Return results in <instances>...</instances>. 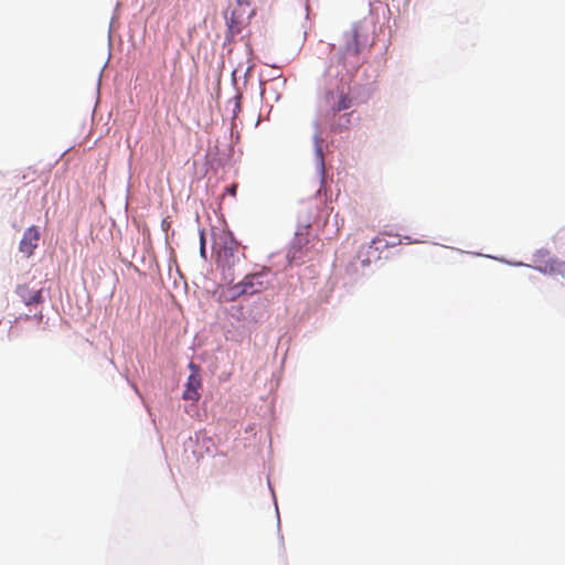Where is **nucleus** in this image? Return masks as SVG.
Segmentation results:
<instances>
[{"label":"nucleus","instance_id":"obj_4","mask_svg":"<svg viewBox=\"0 0 565 565\" xmlns=\"http://www.w3.org/2000/svg\"><path fill=\"white\" fill-rule=\"evenodd\" d=\"M40 241V231L38 226H30L23 233V236L19 244V250L25 256L30 257L33 255L34 249L38 247Z\"/></svg>","mask_w":565,"mask_h":565},{"label":"nucleus","instance_id":"obj_9","mask_svg":"<svg viewBox=\"0 0 565 565\" xmlns=\"http://www.w3.org/2000/svg\"><path fill=\"white\" fill-rule=\"evenodd\" d=\"M238 284L242 286V289H245V295H254L263 288V284L259 281V275H247Z\"/></svg>","mask_w":565,"mask_h":565},{"label":"nucleus","instance_id":"obj_13","mask_svg":"<svg viewBox=\"0 0 565 565\" xmlns=\"http://www.w3.org/2000/svg\"><path fill=\"white\" fill-rule=\"evenodd\" d=\"M225 192L228 193L232 196H235L236 192H237V184H235V183L231 184L230 186H227L225 189Z\"/></svg>","mask_w":565,"mask_h":565},{"label":"nucleus","instance_id":"obj_1","mask_svg":"<svg viewBox=\"0 0 565 565\" xmlns=\"http://www.w3.org/2000/svg\"><path fill=\"white\" fill-rule=\"evenodd\" d=\"M353 104V98L343 88L328 89L321 96V107L328 113L335 115L342 110L349 109Z\"/></svg>","mask_w":565,"mask_h":565},{"label":"nucleus","instance_id":"obj_6","mask_svg":"<svg viewBox=\"0 0 565 565\" xmlns=\"http://www.w3.org/2000/svg\"><path fill=\"white\" fill-rule=\"evenodd\" d=\"M362 42L360 41V33L356 26L352 28L345 33V56H356L360 54L362 49Z\"/></svg>","mask_w":565,"mask_h":565},{"label":"nucleus","instance_id":"obj_11","mask_svg":"<svg viewBox=\"0 0 565 565\" xmlns=\"http://www.w3.org/2000/svg\"><path fill=\"white\" fill-rule=\"evenodd\" d=\"M350 125H351V114H344V115L339 116L338 121L331 126V129L333 131H342V130L348 129L350 127Z\"/></svg>","mask_w":565,"mask_h":565},{"label":"nucleus","instance_id":"obj_14","mask_svg":"<svg viewBox=\"0 0 565 565\" xmlns=\"http://www.w3.org/2000/svg\"><path fill=\"white\" fill-rule=\"evenodd\" d=\"M201 255L205 257V239L203 234H201V247H200Z\"/></svg>","mask_w":565,"mask_h":565},{"label":"nucleus","instance_id":"obj_10","mask_svg":"<svg viewBox=\"0 0 565 565\" xmlns=\"http://www.w3.org/2000/svg\"><path fill=\"white\" fill-rule=\"evenodd\" d=\"M243 295H245V289H242V286H239V284H236L232 287L222 290L220 294V298L223 301H234Z\"/></svg>","mask_w":565,"mask_h":565},{"label":"nucleus","instance_id":"obj_16","mask_svg":"<svg viewBox=\"0 0 565 565\" xmlns=\"http://www.w3.org/2000/svg\"><path fill=\"white\" fill-rule=\"evenodd\" d=\"M33 318L36 320V322H41V321H42V318H43V315H42V312L40 311L39 313H35Z\"/></svg>","mask_w":565,"mask_h":565},{"label":"nucleus","instance_id":"obj_5","mask_svg":"<svg viewBox=\"0 0 565 565\" xmlns=\"http://www.w3.org/2000/svg\"><path fill=\"white\" fill-rule=\"evenodd\" d=\"M536 268L547 275L552 276H565V262L559 260L557 258H544L543 256L537 259Z\"/></svg>","mask_w":565,"mask_h":565},{"label":"nucleus","instance_id":"obj_12","mask_svg":"<svg viewBox=\"0 0 565 565\" xmlns=\"http://www.w3.org/2000/svg\"><path fill=\"white\" fill-rule=\"evenodd\" d=\"M238 9L242 11H246V8L249 7L250 0H236Z\"/></svg>","mask_w":565,"mask_h":565},{"label":"nucleus","instance_id":"obj_8","mask_svg":"<svg viewBox=\"0 0 565 565\" xmlns=\"http://www.w3.org/2000/svg\"><path fill=\"white\" fill-rule=\"evenodd\" d=\"M246 13V11H242L241 9L233 10L231 12V15L226 18V24L228 29V33L231 36H234L235 34H238L242 31V24H243V14Z\"/></svg>","mask_w":565,"mask_h":565},{"label":"nucleus","instance_id":"obj_3","mask_svg":"<svg viewBox=\"0 0 565 565\" xmlns=\"http://www.w3.org/2000/svg\"><path fill=\"white\" fill-rule=\"evenodd\" d=\"M189 367L191 370V374L189 375V377L186 380L185 388L183 391L182 397L185 401L198 402L201 397L199 390L202 386V381H201V376H200V367L196 364H194L193 362H191L189 364Z\"/></svg>","mask_w":565,"mask_h":565},{"label":"nucleus","instance_id":"obj_2","mask_svg":"<svg viewBox=\"0 0 565 565\" xmlns=\"http://www.w3.org/2000/svg\"><path fill=\"white\" fill-rule=\"evenodd\" d=\"M310 243L311 239L307 235H296L287 252L289 264L301 265L306 260L312 259L315 252L312 250L313 245Z\"/></svg>","mask_w":565,"mask_h":565},{"label":"nucleus","instance_id":"obj_15","mask_svg":"<svg viewBox=\"0 0 565 565\" xmlns=\"http://www.w3.org/2000/svg\"><path fill=\"white\" fill-rule=\"evenodd\" d=\"M227 254H230V256H233L230 249L224 248L223 254L222 253L218 254V262H223V256L225 257V256H227Z\"/></svg>","mask_w":565,"mask_h":565},{"label":"nucleus","instance_id":"obj_7","mask_svg":"<svg viewBox=\"0 0 565 565\" xmlns=\"http://www.w3.org/2000/svg\"><path fill=\"white\" fill-rule=\"evenodd\" d=\"M17 294L26 306L40 305L43 302L42 289L31 288L29 285H20Z\"/></svg>","mask_w":565,"mask_h":565}]
</instances>
